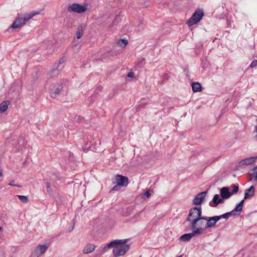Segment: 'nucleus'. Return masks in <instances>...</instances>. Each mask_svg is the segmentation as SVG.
I'll return each mask as SVG.
<instances>
[{"label": "nucleus", "instance_id": "9d476101", "mask_svg": "<svg viewBox=\"0 0 257 257\" xmlns=\"http://www.w3.org/2000/svg\"><path fill=\"white\" fill-rule=\"evenodd\" d=\"M207 194V191H203L197 194L193 199L192 204L195 205H201L203 200Z\"/></svg>", "mask_w": 257, "mask_h": 257}, {"label": "nucleus", "instance_id": "423d86ee", "mask_svg": "<svg viewBox=\"0 0 257 257\" xmlns=\"http://www.w3.org/2000/svg\"><path fill=\"white\" fill-rule=\"evenodd\" d=\"M203 15L204 13L202 11L198 10L195 11L191 17L187 20V24L189 26H192L196 24L201 20Z\"/></svg>", "mask_w": 257, "mask_h": 257}, {"label": "nucleus", "instance_id": "f3484780", "mask_svg": "<svg viewBox=\"0 0 257 257\" xmlns=\"http://www.w3.org/2000/svg\"><path fill=\"white\" fill-rule=\"evenodd\" d=\"M95 245L92 244H87L83 249L84 253H89L92 252L95 248Z\"/></svg>", "mask_w": 257, "mask_h": 257}, {"label": "nucleus", "instance_id": "72a5a7b5", "mask_svg": "<svg viewBox=\"0 0 257 257\" xmlns=\"http://www.w3.org/2000/svg\"><path fill=\"white\" fill-rule=\"evenodd\" d=\"M109 53H110V55L111 56H112V57H113L114 56H116V54L113 55V54H112V53H113V52H110Z\"/></svg>", "mask_w": 257, "mask_h": 257}, {"label": "nucleus", "instance_id": "cd10ccee", "mask_svg": "<svg viewBox=\"0 0 257 257\" xmlns=\"http://www.w3.org/2000/svg\"><path fill=\"white\" fill-rule=\"evenodd\" d=\"M120 41H121L124 45V46H126L128 44L127 41L125 39H120L119 42ZM118 43H119V42H118Z\"/></svg>", "mask_w": 257, "mask_h": 257}, {"label": "nucleus", "instance_id": "20e7f679", "mask_svg": "<svg viewBox=\"0 0 257 257\" xmlns=\"http://www.w3.org/2000/svg\"><path fill=\"white\" fill-rule=\"evenodd\" d=\"M201 215L202 209L201 207H193L190 209L188 216L186 221L189 222L191 225L192 223L194 224L197 219L202 216Z\"/></svg>", "mask_w": 257, "mask_h": 257}, {"label": "nucleus", "instance_id": "9b49d317", "mask_svg": "<svg viewBox=\"0 0 257 257\" xmlns=\"http://www.w3.org/2000/svg\"><path fill=\"white\" fill-rule=\"evenodd\" d=\"M128 179L127 177L120 175H117L115 176V182L113 183H118L123 186H126L128 184Z\"/></svg>", "mask_w": 257, "mask_h": 257}, {"label": "nucleus", "instance_id": "0eeeda50", "mask_svg": "<svg viewBox=\"0 0 257 257\" xmlns=\"http://www.w3.org/2000/svg\"><path fill=\"white\" fill-rule=\"evenodd\" d=\"M244 202V200H242L235 207V208L230 212H228L225 213L222 215L219 216H216V217L218 218V221L221 218L227 219L230 216L234 215L233 212L234 211L240 212L242 210L243 204ZM240 213H239V214Z\"/></svg>", "mask_w": 257, "mask_h": 257}, {"label": "nucleus", "instance_id": "f8f14e48", "mask_svg": "<svg viewBox=\"0 0 257 257\" xmlns=\"http://www.w3.org/2000/svg\"><path fill=\"white\" fill-rule=\"evenodd\" d=\"M198 232V231L193 230L191 233H185L181 236L179 239L181 241H188L195 235H198L197 234Z\"/></svg>", "mask_w": 257, "mask_h": 257}, {"label": "nucleus", "instance_id": "c9c22d12", "mask_svg": "<svg viewBox=\"0 0 257 257\" xmlns=\"http://www.w3.org/2000/svg\"><path fill=\"white\" fill-rule=\"evenodd\" d=\"M2 229V228L0 226V231Z\"/></svg>", "mask_w": 257, "mask_h": 257}, {"label": "nucleus", "instance_id": "f704fd0d", "mask_svg": "<svg viewBox=\"0 0 257 257\" xmlns=\"http://www.w3.org/2000/svg\"><path fill=\"white\" fill-rule=\"evenodd\" d=\"M9 185H10V186H15V184H13V182H11V183H10L9 184Z\"/></svg>", "mask_w": 257, "mask_h": 257}, {"label": "nucleus", "instance_id": "393cba45", "mask_svg": "<svg viewBox=\"0 0 257 257\" xmlns=\"http://www.w3.org/2000/svg\"><path fill=\"white\" fill-rule=\"evenodd\" d=\"M61 88H62V87H61V88L58 87V88H57L56 89H55V90H54V91L53 92V93L52 94V97H55L57 94L59 93Z\"/></svg>", "mask_w": 257, "mask_h": 257}, {"label": "nucleus", "instance_id": "2f4dec72", "mask_svg": "<svg viewBox=\"0 0 257 257\" xmlns=\"http://www.w3.org/2000/svg\"><path fill=\"white\" fill-rule=\"evenodd\" d=\"M65 60L63 58H61L60 60H59V63L60 64H62L64 62Z\"/></svg>", "mask_w": 257, "mask_h": 257}, {"label": "nucleus", "instance_id": "4468645a", "mask_svg": "<svg viewBox=\"0 0 257 257\" xmlns=\"http://www.w3.org/2000/svg\"><path fill=\"white\" fill-rule=\"evenodd\" d=\"M206 218L207 219V220H206L207 228L214 227L216 223L218 221V218L216 217V216L211 217H206Z\"/></svg>", "mask_w": 257, "mask_h": 257}, {"label": "nucleus", "instance_id": "2eb2a0df", "mask_svg": "<svg viewBox=\"0 0 257 257\" xmlns=\"http://www.w3.org/2000/svg\"><path fill=\"white\" fill-rule=\"evenodd\" d=\"M254 190V187L253 186H250L249 189H246L244 192V199H247L253 196Z\"/></svg>", "mask_w": 257, "mask_h": 257}, {"label": "nucleus", "instance_id": "6e6552de", "mask_svg": "<svg viewBox=\"0 0 257 257\" xmlns=\"http://www.w3.org/2000/svg\"><path fill=\"white\" fill-rule=\"evenodd\" d=\"M87 9V5H80L78 4H73L68 7L69 12H73L77 13H82L85 12Z\"/></svg>", "mask_w": 257, "mask_h": 257}, {"label": "nucleus", "instance_id": "473e14b6", "mask_svg": "<svg viewBox=\"0 0 257 257\" xmlns=\"http://www.w3.org/2000/svg\"><path fill=\"white\" fill-rule=\"evenodd\" d=\"M3 176V171L2 170L0 169V177H2Z\"/></svg>", "mask_w": 257, "mask_h": 257}, {"label": "nucleus", "instance_id": "39448f33", "mask_svg": "<svg viewBox=\"0 0 257 257\" xmlns=\"http://www.w3.org/2000/svg\"><path fill=\"white\" fill-rule=\"evenodd\" d=\"M206 217L202 216L193 224L192 223L191 225V227L192 230L198 231L197 234L198 235L201 234L206 229Z\"/></svg>", "mask_w": 257, "mask_h": 257}, {"label": "nucleus", "instance_id": "c85d7f7f", "mask_svg": "<svg viewBox=\"0 0 257 257\" xmlns=\"http://www.w3.org/2000/svg\"><path fill=\"white\" fill-rule=\"evenodd\" d=\"M127 77H130V78H132L134 77V72H129L128 74H127Z\"/></svg>", "mask_w": 257, "mask_h": 257}, {"label": "nucleus", "instance_id": "1a4fd4ad", "mask_svg": "<svg viewBox=\"0 0 257 257\" xmlns=\"http://www.w3.org/2000/svg\"><path fill=\"white\" fill-rule=\"evenodd\" d=\"M48 248V246L46 244L39 245L32 253L33 257H40L44 253Z\"/></svg>", "mask_w": 257, "mask_h": 257}, {"label": "nucleus", "instance_id": "4be33fe9", "mask_svg": "<svg viewBox=\"0 0 257 257\" xmlns=\"http://www.w3.org/2000/svg\"><path fill=\"white\" fill-rule=\"evenodd\" d=\"M19 199L23 203H27L28 202V197L23 195H18Z\"/></svg>", "mask_w": 257, "mask_h": 257}, {"label": "nucleus", "instance_id": "c756f323", "mask_svg": "<svg viewBox=\"0 0 257 257\" xmlns=\"http://www.w3.org/2000/svg\"><path fill=\"white\" fill-rule=\"evenodd\" d=\"M0 257H5V252L2 249H0Z\"/></svg>", "mask_w": 257, "mask_h": 257}, {"label": "nucleus", "instance_id": "6ab92c4d", "mask_svg": "<svg viewBox=\"0 0 257 257\" xmlns=\"http://www.w3.org/2000/svg\"><path fill=\"white\" fill-rule=\"evenodd\" d=\"M83 26L82 25L79 26L77 28V31L76 32V38L78 39L81 38L83 35Z\"/></svg>", "mask_w": 257, "mask_h": 257}, {"label": "nucleus", "instance_id": "ddd939ff", "mask_svg": "<svg viewBox=\"0 0 257 257\" xmlns=\"http://www.w3.org/2000/svg\"><path fill=\"white\" fill-rule=\"evenodd\" d=\"M256 159H257V156L251 157L246 158L245 159L241 160L239 162V165L240 166H246V165H249L252 164L256 161Z\"/></svg>", "mask_w": 257, "mask_h": 257}, {"label": "nucleus", "instance_id": "aec40b11", "mask_svg": "<svg viewBox=\"0 0 257 257\" xmlns=\"http://www.w3.org/2000/svg\"><path fill=\"white\" fill-rule=\"evenodd\" d=\"M250 176L253 181H255L257 180V167L252 169V173L250 174Z\"/></svg>", "mask_w": 257, "mask_h": 257}, {"label": "nucleus", "instance_id": "b1692460", "mask_svg": "<svg viewBox=\"0 0 257 257\" xmlns=\"http://www.w3.org/2000/svg\"><path fill=\"white\" fill-rule=\"evenodd\" d=\"M123 187V186L121 185L120 184H118V183H116L115 185L111 189V191H117L120 189V188Z\"/></svg>", "mask_w": 257, "mask_h": 257}, {"label": "nucleus", "instance_id": "f257e3e1", "mask_svg": "<svg viewBox=\"0 0 257 257\" xmlns=\"http://www.w3.org/2000/svg\"><path fill=\"white\" fill-rule=\"evenodd\" d=\"M128 239L114 240L107 244L101 251V254L105 252L107 248L114 247L113 253L115 257H119L124 255L130 248L129 244H125Z\"/></svg>", "mask_w": 257, "mask_h": 257}, {"label": "nucleus", "instance_id": "dca6fc26", "mask_svg": "<svg viewBox=\"0 0 257 257\" xmlns=\"http://www.w3.org/2000/svg\"><path fill=\"white\" fill-rule=\"evenodd\" d=\"M191 86L194 92H201L202 91V87L199 82H192Z\"/></svg>", "mask_w": 257, "mask_h": 257}, {"label": "nucleus", "instance_id": "f03ea898", "mask_svg": "<svg viewBox=\"0 0 257 257\" xmlns=\"http://www.w3.org/2000/svg\"><path fill=\"white\" fill-rule=\"evenodd\" d=\"M233 189L231 192L229 191V188L223 187L220 190L221 197L218 194L214 195L212 201L210 202L209 206L212 207H216L219 204L223 203L224 199L229 198L232 195L236 194L239 189L238 185L233 184L231 186Z\"/></svg>", "mask_w": 257, "mask_h": 257}, {"label": "nucleus", "instance_id": "5701e85b", "mask_svg": "<svg viewBox=\"0 0 257 257\" xmlns=\"http://www.w3.org/2000/svg\"><path fill=\"white\" fill-rule=\"evenodd\" d=\"M46 189H47V192L48 193L51 194L52 193V190L51 188L50 182H47L46 183Z\"/></svg>", "mask_w": 257, "mask_h": 257}, {"label": "nucleus", "instance_id": "a878e982", "mask_svg": "<svg viewBox=\"0 0 257 257\" xmlns=\"http://www.w3.org/2000/svg\"><path fill=\"white\" fill-rule=\"evenodd\" d=\"M257 66V60L252 61L250 65V67L251 68Z\"/></svg>", "mask_w": 257, "mask_h": 257}, {"label": "nucleus", "instance_id": "a211bd4d", "mask_svg": "<svg viewBox=\"0 0 257 257\" xmlns=\"http://www.w3.org/2000/svg\"><path fill=\"white\" fill-rule=\"evenodd\" d=\"M10 104L9 100L4 101L0 104V112L5 111L8 107V105Z\"/></svg>", "mask_w": 257, "mask_h": 257}, {"label": "nucleus", "instance_id": "412c9836", "mask_svg": "<svg viewBox=\"0 0 257 257\" xmlns=\"http://www.w3.org/2000/svg\"><path fill=\"white\" fill-rule=\"evenodd\" d=\"M138 2L139 4L137 5L139 7H146L148 5V3H147L146 0H137L136 2Z\"/></svg>", "mask_w": 257, "mask_h": 257}, {"label": "nucleus", "instance_id": "7ed1b4c3", "mask_svg": "<svg viewBox=\"0 0 257 257\" xmlns=\"http://www.w3.org/2000/svg\"><path fill=\"white\" fill-rule=\"evenodd\" d=\"M40 14L39 12H32L29 14H26L23 17L18 16L15 20L9 30L11 29H18L24 26L26 23L33 17ZM18 16H20L18 14Z\"/></svg>", "mask_w": 257, "mask_h": 257}, {"label": "nucleus", "instance_id": "7c9ffc66", "mask_svg": "<svg viewBox=\"0 0 257 257\" xmlns=\"http://www.w3.org/2000/svg\"><path fill=\"white\" fill-rule=\"evenodd\" d=\"M145 61V59L144 58H141L140 59L138 60V61L140 62V63H143Z\"/></svg>", "mask_w": 257, "mask_h": 257}, {"label": "nucleus", "instance_id": "bb28decb", "mask_svg": "<svg viewBox=\"0 0 257 257\" xmlns=\"http://www.w3.org/2000/svg\"><path fill=\"white\" fill-rule=\"evenodd\" d=\"M151 195V190H148V191H147L145 193H144V195L148 198Z\"/></svg>", "mask_w": 257, "mask_h": 257}]
</instances>
